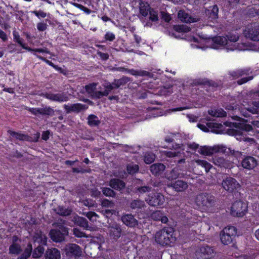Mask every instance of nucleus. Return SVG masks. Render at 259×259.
<instances>
[{
	"mask_svg": "<svg viewBox=\"0 0 259 259\" xmlns=\"http://www.w3.org/2000/svg\"><path fill=\"white\" fill-rule=\"evenodd\" d=\"M32 250V246L30 243H29L26 248H25L23 253L27 257H29L31 255Z\"/></svg>",
	"mask_w": 259,
	"mask_h": 259,
	"instance_id": "nucleus-64",
	"label": "nucleus"
},
{
	"mask_svg": "<svg viewBox=\"0 0 259 259\" xmlns=\"http://www.w3.org/2000/svg\"><path fill=\"white\" fill-rule=\"evenodd\" d=\"M145 206L143 201L136 199L132 201L130 203V207L133 209H140Z\"/></svg>",
	"mask_w": 259,
	"mask_h": 259,
	"instance_id": "nucleus-40",
	"label": "nucleus"
},
{
	"mask_svg": "<svg viewBox=\"0 0 259 259\" xmlns=\"http://www.w3.org/2000/svg\"><path fill=\"white\" fill-rule=\"evenodd\" d=\"M97 85V83H92L88 85H87L85 87L87 92L89 94H90L92 96V97H93L95 92L96 91V90Z\"/></svg>",
	"mask_w": 259,
	"mask_h": 259,
	"instance_id": "nucleus-47",
	"label": "nucleus"
},
{
	"mask_svg": "<svg viewBox=\"0 0 259 259\" xmlns=\"http://www.w3.org/2000/svg\"><path fill=\"white\" fill-rule=\"evenodd\" d=\"M222 232L226 234L229 235L232 237H234L237 233L236 229L234 226H228L225 228Z\"/></svg>",
	"mask_w": 259,
	"mask_h": 259,
	"instance_id": "nucleus-46",
	"label": "nucleus"
},
{
	"mask_svg": "<svg viewBox=\"0 0 259 259\" xmlns=\"http://www.w3.org/2000/svg\"><path fill=\"white\" fill-rule=\"evenodd\" d=\"M26 110L30 112L32 114L38 116L40 115V108H29L27 107Z\"/></svg>",
	"mask_w": 259,
	"mask_h": 259,
	"instance_id": "nucleus-60",
	"label": "nucleus"
},
{
	"mask_svg": "<svg viewBox=\"0 0 259 259\" xmlns=\"http://www.w3.org/2000/svg\"><path fill=\"white\" fill-rule=\"evenodd\" d=\"M197 222V219L195 215L191 214H188L186 219L185 226L189 228L193 225L195 223Z\"/></svg>",
	"mask_w": 259,
	"mask_h": 259,
	"instance_id": "nucleus-34",
	"label": "nucleus"
},
{
	"mask_svg": "<svg viewBox=\"0 0 259 259\" xmlns=\"http://www.w3.org/2000/svg\"><path fill=\"white\" fill-rule=\"evenodd\" d=\"M13 35L14 41L19 44L22 48L27 50L29 47L26 46V44L23 42V39L20 37L19 33L16 30H14L13 31Z\"/></svg>",
	"mask_w": 259,
	"mask_h": 259,
	"instance_id": "nucleus-32",
	"label": "nucleus"
},
{
	"mask_svg": "<svg viewBox=\"0 0 259 259\" xmlns=\"http://www.w3.org/2000/svg\"><path fill=\"white\" fill-rule=\"evenodd\" d=\"M167 186L172 187L177 192H183L188 188V185L187 182L178 180L168 184Z\"/></svg>",
	"mask_w": 259,
	"mask_h": 259,
	"instance_id": "nucleus-17",
	"label": "nucleus"
},
{
	"mask_svg": "<svg viewBox=\"0 0 259 259\" xmlns=\"http://www.w3.org/2000/svg\"><path fill=\"white\" fill-rule=\"evenodd\" d=\"M151 188H152L149 186H142L138 188L137 191L140 193L142 194L151 191Z\"/></svg>",
	"mask_w": 259,
	"mask_h": 259,
	"instance_id": "nucleus-63",
	"label": "nucleus"
},
{
	"mask_svg": "<svg viewBox=\"0 0 259 259\" xmlns=\"http://www.w3.org/2000/svg\"><path fill=\"white\" fill-rule=\"evenodd\" d=\"M247 210V205L242 201L234 202L231 207V214L233 217H242Z\"/></svg>",
	"mask_w": 259,
	"mask_h": 259,
	"instance_id": "nucleus-6",
	"label": "nucleus"
},
{
	"mask_svg": "<svg viewBox=\"0 0 259 259\" xmlns=\"http://www.w3.org/2000/svg\"><path fill=\"white\" fill-rule=\"evenodd\" d=\"M109 185L113 189L121 191L125 187V183L121 180L116 178L111 179Z\"/></svg>",
	"mask_w": 259,
	"mask_h": 259,
	"instance_id": "nucleus-23",
	"label": "nucleus"
},
{
	"mask_svg": "<svg viewBox=\"0 0 259 259\" xmlns=\"http://www.w3.org/2000/svg\"><path fill=\"white\" fill-rule=\"evenodd\" d=\"M244 36L250 40L257 41L259 40V25L256 23L249 24L246 25L243 31Z\"/></svg>",
	"mask_w": 259,
	"mask_h": 259,
	"instance_id": "nucleus-3",
	"label": "nucleus"
},
{
	"mask_svg": "<svg viewBox=\"0 0 259 259\" xmlns=\"http://www.w3.org/2000/svg\"><path fill=\"white\" fill-rule=\"evenodd\" d=\"M8 133L12 137L20 141H31V138L27 135L23 134L20 132H16L9 130Z\"/></svg>",
	"mask_w": 259,
	"mask_h": 259,
	"instance_id": "nucleus-27",
	"label": "nucleus"
},
{
	"mask_svg": "<svg viewBox=\"0 0 259 259\" xmlns=\"http://www.w3.org/2000/svg\"><path fill=\"white\" fill-rule=\"evenodd\" d=\"M227 147L223 145L214 146L213 147L204 146L201 148L200 153L206 155H210L214 153H225L227 152Z\"/></svg>",
	"mask_w": 259,
	"mask_h": 259,
	"instance_id": "nucleus-11",
	"label": "nucleus"
},
{
	"mask_svg": "<svg viewBox=\"0 0 259 259\" xmlns=\"http://www.w3.org/2000/svg\"><path fill=\"white\" fill-rule=\"evenodd\" d=\"M84 214L91 221L94 222L96 221V218L98 217V215L93 211H89L88 212H84Z\"/></svg>",
	"mask_w": 259,
	"mask_h": 259,
	"instance_id": "nucleus-55",
	"label": "nucleus"
},
{
	"mask_svg": "<svg viewBox=\"0 0 259 259\" xmlns=\"http://www.w3.org/2000/svg\"><path fill=\"white\" fill-rule=\"evenodd\" d=\"M106 41H112L115 38V35L111 32H107L104 36Z\"/></svg>",
	"mask_w": 259,
	"mask_h": 259,
	"instance_id": "nucleus-62",
	"label": "nucleus"
},
{
	"mask_svg": "<svg viewBox=\"0 0 259 259\" xmlns=\"http://www.w3.org/2000/svg\"><path fill=\"white\" fill-rule=\"evenodd\" d=\"M218 12L219 8L218 6L217 5L213 6L211 10L209 17L213 19H217L218 17Z\"/></svg>",
	"mask_w": 259,
	"mask_h": 259,
	"instance_id": "nucleus-53",
	"label": "nucleus"
},
{
	"mask_svg": "<svg viewBox=\"0 0 259 259\" xmlns=\"http://www.w3.org/2000/svg\"><path fill=\"white\" fill-rule=\"evenodd\" d=\"M213 248L207 245H202L196 251V255L199 259H208L214 256Z\"/></svg>",
	"mask_w": 259,
	"mask_h": 259,
	"instance_id": "nucleus-8",
	"label": "nucleus"
},
{
	"mask_svg": "<svg viewBox=\"0 0 259 259\" xmlns=\"http://www.w3.org/2000/svg\"><path fill=\"white\" fill-rule=\"evenodd\" d=\"M22 251L19 244H12L9 247V253L13 254H19Z\"/></svg>",
	"mask_w": 259,
	"mask_h": 259,
	"instance_id": "nucleus-36",
	"label": "nucleus"
},
{
	"mask_svg": "<svg viewBox=\"0 0 259 259\" xmlns=\"http://www.w3.org/2000/svg\"><path fill=\"white\" fill-rule=\"evenodd\" d=\"M214 197L207 193H202L197 196L196 202L199 206L208 207L214 202Z\"/></svg>",
	"mask_w": 259,
	"mask_h": 259,
	"instance_id": "nucleus-9",
	"label": "nucleus"
},
{
	"mask_svg": "<svg viewBox=\"0 0 259 259\" xmlns=\"http://www.w3.org/2000/svg\"><path fill=\"white\" fill-rule=\"evenodd\" d=\"M65 251L67 255L80 256L82 254L81 247L76 244L71 243L66 245Z\"/></svg>",
	"mask_w": 259,
	"mask_h": 259,
	"instance_id": "nucleus-13",
	"label": "nucleus"
},
{
	"mask_svg": "<svg viewBox=\"0 0 259 259\" xmlns=\"http://www.w3.org/2000/svg\"><path fill=\"white\" fill-rule=\"evenodd\" d=\"M27 51L29 52H34L35 53H36V52L45 53L47 54H51V52L46 48H38V49H31V48L29 47L28 49H27Z\"/></svg>",
	"mask_w": 259,
	"mask_h": 259,
	"instance_id": "nucleus-54",
	"label": "nucleus"
},
{
	"mask_svg": "<svg viewBox=\"0 0 259 259\" xmlns=\"http://www.w3.org/2000/svg\"><path fill=\"white\" fill-rule=\"evenodd\" d=\"M149 20L152 22H157L158 21V12L155 11L153 9L149 12Z\"/></svg>",
	"mask_w": 259,
	"mask_h": 259,
	"instance_id": "nucleus-51",
	"label": "nucleus"
},
{
	"mask_svg": "<svg viewBox=\"0 0 259 259\" xmlns=\"http://www.w3.org/2000/svg\"><path fill=\"white\" fill-rule=\"evenodd\" d=\"M173 29L175 31L179 33L188 32L191 30V28L185 24L174 25Z\"/></svg>",
	"mask_w": 259,
	"mask_h": 259,
	"instance_id": "nucleus-35",
	"label": "nucleus"
},
{
	"mask_svg": "<svg viewBox=\"0 0 259 259\" xmlns=\"http://www.w3.org/2000/svg\"><path fill=\"white\" fill-rule=\"evenodd\" d=\"M179 19L185 23H193L198 21L199 19L193 18L183 10H180L178 14Z\"/></svg>",
	"mask_w": 259,
	"mask_h": 259,
	"instance_id": "nucleus-21",
	"label": "nucleus"
},
{
	"mask_svg": "<svg viewBox=\"0 0 259 259\" xmlns=\"http://www.w3.org/2000/svg\"><path fill=\"white\" fill-rule=\"evenodd\" d=\"M55 211L58 214L64 217L69 215L72 212L71 209L61 206L55 208Z\"/></svg>",
	"mask_w": 259,
	"mask_h": 259,
	"instance_id": "nucleus-33",
	"label": "nucleus"
},
{
	"mask_svg": "<svg viewBox=\"0 0 259 259\" xmlns=\"http://www.w3.org/2000/svg\"><path fill=\"white\" fill-rule=\"evenodd\" d=\"M258 164L257 160L253 156H247L241 161V166L246 169H253Z\"/></svg>",
	"mask_w": 259,
	"mask_h": 259,
	"instance_id": "nucleus-14",
	"label": "nucleus"
},
{
	"mask_svg": "<svg viewBox=\"0 0 259 259\" xmlns=\"http://www.w3.org/2000/svg\"><path fill=\"white\" fill-rule=\"evenodd\" d=\"M130 81H131L130 78L123 76L119 79H115L112 82H105L103 84V87L105 89V91L103 92L96 91L92 98L100 99L104 96H107L112 90L125 85Z\"/></svg>",
	"mask_w": 259,
	"mask_h": 259,
	"instance_id": "nucleus-1",
	"label": "nucleus"
},
{
	"mask_svg": "<svg viewBox=\"0 0 259 259\" xmlns=\"http://www.w3.org/2000/svg\"><path fill=\"white\" fill-rule=\"evenodd\" d=\"M40 115L53 116L54 114L55 111L50 106H46L40 108Z\"/></svg>",
	"mask_w": 259,
	"mask_h": 259,
	"instance_id": "nucleus-39",
	"label": "nucleus"
},
{
	"mask_svg": "<svg viewBox=\"0 0 259 259\" xmlns=\"http://www.w3.org/2000/svg\"><path fill=\"white\" fill-rule=\"evenodd\" d=\"M155 159V154L151 152H146L144 155V160L146 164H151Z\"/></svg>",
	"mask_w": 259,
	"mask_h": 259,
	"instance_id": "nucleus-45",
	"label": "nucleus"
},
{
	"mask_svg": "<svg viewBox=\"0 0 259 259\" xmlns=\"http://www.w3.org/2000/svg\"><path fill=\"white\" fill-rule=\"evenodd\" d=\"M63 108L67 113H70L71 112L78 113L81 111L87 109L88 106L81 103H75L65 104L63 105Z\"/></svg>",
	"mask_w": 259,
	"mask_h": 259,
	"instance_id": "nucleus-12",
	"label": "nucleus"
},
{
	"mask_svg": "<svg viewBox=\"0 0 259 259\" xmlns=\"http://www.w3.org/2000/svg\"><path fill=\"white\" fill-rule=\"evenodd\" d=\"M120 70L122 71H125L128 73H130L134 76H148L149 77H152V74L148 71L142 70H135L133 69H127L125 68H121Z\"/></svg>",
	"mask_w": 259,
	"mask_h": 259,
	"instance_id": "nucleus-19",
	"label": "nucleus"
},
{
	"mask_svg": "<svg viewBox=\"0 0 259 259\" xmlns=\"http://www.w3.org/2000/svg\"><path fill=\"white\" fill-rule=\"evenodd\" d=\"M45 251L44 247L41 245H38L35 248L32 253V256L34 258H38L42 256Z\"/></svg>",
	"mask_w": 259,
	"mask_h": 259,
	"instance_id": "nucleus-42",
	"label": "nucleus"
},
{
	"mask_svg": "<svg viewBox=\"0 0 259 259\" xmlns=\"http://www.w3.org/2000/svg\"><path fill=\"white\" fill-rule=\"evenodd\" d=\"M180 173L177 167L172 169L169 174H167L166 177L168 180L176 179L179 177Z\"/></svg>",
	"mask_w": 259,
	"mask_h": 259,
	"instance_id": "nucleus-43",
	"label": "nucleus"
},
{
	"mask_svg": "<svg viewBox=\"0 0 259 259\" xmlns=\"http://www.w3.org/2000/svg\"><path fill=\"white\" fill-rule=\"evenodd\" d=\"M180 154L179 151H163L162 152V155L168 158H174Z\"/></svg>",
	"mask_w": 259,
	"mask_h": 259,
	"instance_id": "nucleus-50",
	"label": "nucleus"
},
{
	"mask_svg": "<svg viewBox=\"0 0 259 259\" xmlns=\"http://www.w3.org/2000/svg\"><path fill=\"white\" fill-rule=\"evenodd\" d=\"M150 218L154 221H160L162 223L165 224L168 222V218L164 213L161 210H156L150 214Z\"/></svg>",
	"mask_w": 259,
	"mask_h": 259,
	"instance_id": "nucleus-22",
	"label": "nucleus"
},
{
	"mask_svg": "<svg viewBox=\"0 0 259 259\" xmlns=\"http://www.w3.org/2000/svg\"><path fill=\"white\" fill-rule=\"evenodd\" d=\"M165 168V166L161 163H155L150 166V170L154 176H159L162 173Z\"/></svg>",
	"mask_w": 259,
	"mask_h": 259,
	"instance_id": "nucleus-25",
	"label": "nucleus"
},
{
	"mask_svg": "<svg viewBox=\"0 0 259 259\" xmlns=\"http://www.w3.org/2000/svg\"><path fill=\"white\" fill-rule=\"evenodd\" d=\"M87 119L88 123L90 126H97L101 123V121L99 119L98 117L94 114L89 115Z\"/></svg>",
	"mask_w": 259,
	"mask_h": 259,
	"instance_id": "nucleus-31",
	"label": "nucleus"
},
{
	"mask_svg": "<svg viewBox=\"0 0 259 259\" xmlns=\"http://www.w3.org/2000/svg\"><path fill=\"white\" fill-rule=\"evenodd\" d=\"M228 41L230 42H236L239 39V36L238 35L230 33L227 35Z\"/></svg>",
	"mask_w": 259,
	"mask_h": 259,
	"instance_id": "nucleus-61",
	"label": "nucleus"
},
{
	"mask_svg": "<svg viewBox=\"0 0 259 259\" xmlns=\"http://www.w3.org/2000/svg\"><path fill=\"white\" fill-rule=\"evenodd\" d=\"M215 41L222 46H225L228 44V40L225 37L219 36L215 38Z\"/></svg>",
	"mask_w": 259,
	"mask_h": 259,
	"instance_id": "nucleus-57",
	"label": "nucleus"
},
{
	"mask_svg": "<svg viewBox=\"0 0 259 259\" xmlns=\"http://www.w3.org/2000/svg\"><path fill=\"white\" fill-rule=\"evenodd\" d=\"M233 237L229 235L226 234L224 232H221L220 234V239L221 242L224 245H228L232 242Z\"/></svg>",
	"mask_w": 259,
	"mask_h": 259,
	"instance_id": "nucleus-38",
	"label": "nucleus"
},
{
	"mask_svg": "<svg viewBox=\"0 0 259 259\" xmlns=\"http://www.w3.org/2000/svg\"><path fill=\"white\" fill-rule=\"evenodd\" d=\"M34 55L38 59H39L40 60L44 61L45 62H46L47 64H48L49 65L53 67L54 68H55V69L57 70H60L61 68L58 66L57 65H55L53 63H52L51 61L46 59L45 58L40 56V55H37L36 53H34Z\"/></svg>",
	"mask_w": 259,
	"mask_h": 259,
	"instance_id": "nucleus-49",
	"label": "nucleus"
},
{
	"mask_svg": "<svg viewBox=\"0 0 259 259\" xmlns=\"http://www.w3.org/2000/svg\"><path fill=\"white\" fill-rule=\"evenodd\" d=\"M195 162L199 165L203 167L205 171L207 172L211 167V165L207 161L203 160L198 159L195 160Z\"/></svg>",
	"mask_w": 259,
	"mask_h": 259,
	"instance_id": "nucleus-48",
	"label": "nucleus"
},
{
	"mask_svg": "<svg viewBox=\"0 0 259 259\" xmlns=\"http://www.w3.org/2000/svg\"><path fill=\"white\" fill-rule=\"evenodd\" d=\"M73 231V234L75 235V236L78 238L87 237V236L85 235V233L81 231L77 228H74Z\"/></svg>",
	"mask_w": 259,
	"mask_h": 259,
	"instance_id": "nucleus-58",
	"label": "nucleus"
},
{
	"mask_svg": "<svg viewBox=\"0 0 259 259\" xmlns=\"http://www.w3.org/2000/svg\"><path fill=\"white\" fill-rule=\"evenodd\" d=\"M223 188L229 193H235L240 188V185L234 178L227 177L222 182Z\"/></svg>",
	"mask_w": 259,
	"mask_h": 259,
	"instance_id": "nucleus-5",
	"label": "nucleus"
},
{
	"mask_svg": "<svg viewBox=\"0 0 259 259\" xmlns=\"http://www.w3.org/2000/svg\"><path fill=\"white\" fill-rule=\"evenodd\" d=\"M65 221L63 220H58L57 222L53 223V226L58 229V230H60L63 232L64 234H68V228L64 226Z\"/></svg>",
	"mask_w": 259,
	"mask_h": 259,
	"instance_id": "nucleus-30",
	"label": "nucleus"
},
{
	"mask_svg": "<svg viewBox=\"0 0 259 259\" xmlns=\"http://www.w3.org/2000/svg\"><path fill=\"white\" fill-rule=\"evenodd\" d=\"M102 191L103 194L107 197H111L115 198L116 195V192L108 187H102Z\"/></svg>",
	"mask_w": 259,
	"mask_h": 259,
	"instance_id": "nucleus-44",
	"label": "nucleus"
},
{
	"mask_svg": "<svg viewBox=\"0 0 259 259\" xmlns=\"http://www.w3.org/2000/svg\"><path fill=\"white\" fill-rule=\"evenodd\" d=\"M252 106H249L246 107H245L244 105H243L244 107L241 109V112L243 115L245 117L249 116L248 114L244 111V110H246V111L252 114H257L259 113V100L253 101L252 102Z\"/></svg>",
	"mask_w": 259,
	"mask_h": 259,
	"instance_id": "nucleus-18",
	"label": "nucleus"
},
{
	"mask_svg": "<svg viewBox=\"0 0 259 259\" xmlns=\"http://www.w3.org/2000/svg\"><path fill=\"white\" fill-rule=\"evenodd\" d=\"M213 162L215 165L225 168H231L233 165V163L231 160L225 159L222 157H214L213 158Z\"/></svg>",
	"mask_w": 259,
	"mask_h": 259,
	"instance_id": "nucleus-15",
	"label": "nucleus"
},
{
	"mask_svg": "<svg viewBox=\"0 0 259 259\" xmlns=\"http://www.w3.org/2000/svg\"><path fill=\"white\" fill-rule=\"evenodd\" d=\"M40 96L54 102H64L69 100L68 96L65 93L53 94L52 93H42Z\"/></svg>",
	"mask_w": 259,
	"mask_h": 259,
	"instance_id": "nucleus-10",
	"label": "nucleus"
},
{
	"mask_svg": "<svg viewBox=\"0 0 259 259\" xmlns=\"http://www.w3.org/2000/svg\"><path fill=\"white\" fill-rule=\"evenodd\" d=\"M71 4L73 5L74 6H75V7L77 8H79L80 9V10H82L83 11H84L85 13L88 14H89L91 13V10H90L89 9L84 7L83 6L80 5V4H77V3H71Z\"/></svg>",
	"mask_w": 259,
	"mask_h": 259,
	"instance_id": "nucleus-56",
	"label": "nucleus"
},
{
	"mask_svg": "<svg viewBox=\"0 0 259 259\" xmlns=\"http://www.w3.org/2000/svg\"><path fill=\"white\" fill-rule=\"evenodd\" d=\"M67 235L64 234L62 231L56 229H52L50 232L51 238L56 242H60L64 240V236Z\"/></svg>",
	"mask_w": 259,
	"mask_h": 259,
	"instance_id": "nucleus-20",
	"label": "nucleus"
},
{
	"mask_svg": "<svg viewBox=\"0 0 259 259\" xmlns=\"http://www.w3.org/2000/svg\"><path fill=\"white\" fill-rule=\"evenodd\" d=\"M208 113L213 117H225L226 116V112L222 109H211L208 111Z\"/></svg>",
	"mask_w": 259,
	"mask_h": 259,
	"instance_id": "nucleus-37",
	"label": "nucleus"
},
{
	"mask_svg": "<svg viewBox=\"0 0 259 259\" xmlns=\"http://www.w3.org/2000/svg\"><path fill=\"white\" fill-rule=\"evenodd\" d=\"M250 71L249 68L239 69L230 71L229 74L233 79H236L244 75L248 74Z\"/></svg>",
	"mask_w": 259,
	"mask_h": 259,
	"instance_id": "nucleus-24",
	"label": "nucleus"
},
{
	"mask_svg": "<svg viewBox=\"0 0 259 259\" xmlns=\"http://www.w3.org/2000/svg\"><path fill=\"white\" fill-rule=\"evenodd\" d=\"M76 223L78 226L83 228L84 229L88 230L89 228L88 222L87 220L84 218L78 217L76 219Z\"/></svg>",
	"mask_w": 259,
	"mask_h": 259,
	"instance_id": "nucleus-41",
	"label": "nucleus"
},
{
	"mask_svg": "<svg viewBox=\"0 0 259 259\" xmlns=\"http://www.w3.org/2000/svg\"><path fill=\"white\" fill-rule=\"evenodd\" d=\"M9 156L10 158H13V157H16L17 158H20L23 157V154L17 150H13L10 153V154H9Z\"/></svg>",
	"mask_w": 259,
	"mask_h": 259,
	"instance_id": "nucleus-59",
	"label": "nucleus"
},
{
	"mask_svg": "<svg viewBox=\"0 0 259 259\" xmlns=\"http://www.w3.org/2000/svg\"><path fill=\"white\" fill-rule=\"evenodd\" d=\"M126 169L130 174H134L139 170V166L136 164H129L127 165Z\"/></svg>",
	"mask_w": 259,
	"mask_h": 259,
	"instance_id": "nucleus-52",
	"label": "nucleus"
},
{
	"mask_svg": "<svg viewBox=\"0 0 259 259\" xmlns=\"http://www.w3.org/2000/svg\"><path fill=\"white\" fill-rule=\"evenodd\" d=\"M174 230L171 227H164L157 231L154 235L155 242L162 246L170 245L175 241L173 237Z\"/></svg>",
	"mask_w": 259,
	"mask_h": 259,
	"instance_id": "nucleus-2",
	"label": "nucleus"
},
{
	"mask_svg": "<svg viewBox=\"0 0 259 259\" xmlns=\"http://www.w3.org/2000/svg\"><path fill=\"white\" fill-rule=\"evenodd\" d=\"M33 238L35 242H37L41 245L47 244V237L41 231L36 232L34 235Z\"/></svg>",
	"mask_w": 259,
	"mask_h": 259,
	"instance_id": "nucleus-28",
	"label": "nucleus"
},
{
	"mask_svg": "<svg viewBox=\"0 0 259 259\" xmlns=\"http://www.w3.org/2000/svg\"><path fill=\"white\" fill-rule=\"evenodd\" d=\"M139 9L140 14L144 17L147 16L149 12L152 10L147 3L142 1H141L139 4Z\"/></svg>",
	"mask_w": 259,
	"mask_h": 259,
	"instance_id": "nucleus-29",
	"label": "nucleus"
},
{
	"mask_svg": "<svg viewBox=\"0 0 259 259\" xmlns=\"http://www.w3.org/2000/svg\"><path fill=\"white\" fill-rule=\"evenodd\" d=\"M145 200L150 206H160L164 204L165 198L161 193L156 192L149 195Z\"/></svg>",
	"mask_w": 259,
	"mask_h": 259,
	"instance_id": "nucleus-7",
	"label": "nucleus"
},
{
	"mask_svg": "<svg viewBox=\"0 0 259 259\" xmlns=\"http://www.w3.org/2000/svg\"><path fill=\"white\" fill-rule=\"evenodd\" d=\"M121 220L125 225L131 228L135 227L138 224V221L132 214H123Z\"/></svg>",
	"mask_w": 259,
	"mask_h": 259,
	"instance_id": "nucleus-16",
	"label": "nucleus"
},
{
	"mask_svg": "<svg viewBox=\"0 0 259 259\" xmlns=\"http://www.w3.org/2000/svg\"><path fill=\"white\" fill-rule=\"evenodd\" d=\"M45 257L46 259H60L61 254L57 249L52 248L46 251Z\"/></svg>",
	"mask_w": 259,
	"mask_h": 259,
	"instance_id": "nucleus-26",
	"label": "nucleus"
},
{
	"mask_svg": "<svg viewBox=\"0 0 259 259\" xmlns=\"http://www.w3.org/2000/svg\"><path fill=\"white\" fill-rule=\"evenodd\" d=\"M107 228L108 236L114 241H117L123 235L121 226L116 222L109 223Z\"/></svg>",
	"mask_w": 259,
	"mask_h": 259,
	"instance_id": "nucleus-4",
	"label": "nucleus"
}]
</instances>
